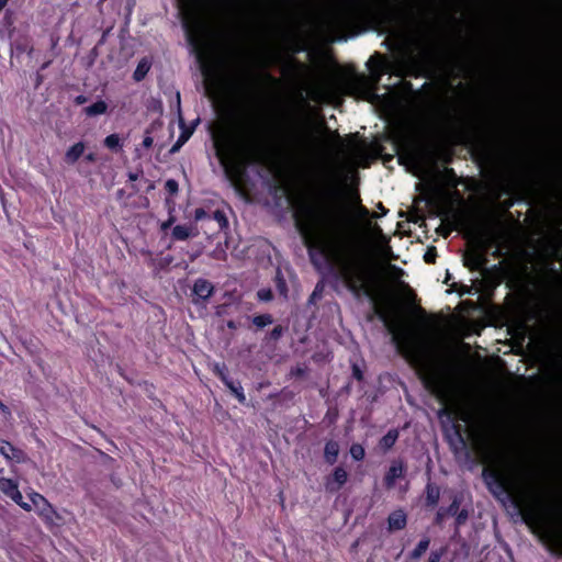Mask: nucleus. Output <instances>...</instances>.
<instances>
[{
	"label": "nucleus",
	"mask_w": 562,
	"mask_h": 562,
	"mask_svg": "<svg viewBox=\"0 0 562 562\" xmlns=\"http://www.w3.org/2000/svg\"><path fill=\"white\" fill-rule=\"evenodd\" d=\"M445 553L443 549L431 551L427 562H439Z\"/></svg>",
	"instance_id": "obj_31"
},
{
	"label": "nucleus",
	"mask_w": 562,
	"mask_h": 562,
	"mask_svg": "<svg viewBox=\"0 0 562 562\" xmlns=\"http://www.w3.org/2000/svg\"><path fill=\"white\" fill-rule=\"evenodd\" d=\"M240 403H245L246 396L240 385H235L231 380L225 384Z\"/></svg>",
	"instance_id": "obj_21"
},
{
	"label": "nucleus",
	"mask_w": 562,
	"mask_h": 562,
	"mask_svg": "<svg viewBox=\"0 0 562 562\" xmlns=\"http://www.w3.org/2000/svg\"><path fill=\"white\" fill-rule=\"evenodd\" d=\"M398 437L396 430H390L385 436H383L380 440V447L384 450H389L394 446Z\"/></svg>",
	"instance_id": "obj_19"
},
{
	"label": "nucleus",
	"mask_w": 562,
	"mask_h": 562,
	"mask_svg": "<svg viewBox=\"0 0 562 562\" xmlns=\"http://www.w3.org/2000/svg\"><path fill=\"white\" fill-rule=\"evenodd\" d=\"M233 146L246 161H258L260 159V154L252 139H243L234 143Z\"/></svg>",
	"instance_id": "obj_7"
},
{
	"label": "nucleus",
	"mask_w": 562,
	"mask_h": 562,
	"mask_svg": "<svg viewBox=\"0 0 562 562\" xmlns=\"http://www.w3.org/2000/svg\"><path fill=\"white\" fill-rule=\"evenodd\" d=\"M467 518V515H464L463 513H460L459 516H458V522L461 524L462 521H464Z\"/></svg>",
	"instance_id": "obj_39"
},
{
	"label": "nucleus",
	"mask_w": 562,
	"mask_h": 562,
	"mask_svg": "<svg viewBox=\"0 0 562 562\" xmlns=\"http://www.w3.org/2000/svg\"><path fill=\"white\" fill-rule=\"evenodd\" d=\"M205 211L203 209H196L194 212V217L196 221L202 220L205 216Z\"/></svg>",
	"instance_id": "obj_36"
},
{
	"label": "nucleus",
	"mask_w": 562,
	"mask_h": 562,
	"mask_svg": "<svg viewBox=\"0 0 562 562\" xmlns=\"http://www.w3.org/2000/svg\"><path fill=\"white\" fill-rule=\"evenodd\" d=\"M272 333H276V335H279V333H281V329L280 328H274Z\"/></svg>",
	"instance_id": "obj_45"
},
{
	"label": "nucleus",
	"mask_w": 562,
	"mask_h": 562,
	"mask_svg": "<svg viewBox=\"0 0 562 562\" xmlns=\"http://www.w3.org/2000/svg\"><path fill=\"white\" fill-rule=\"evenodd\" d=\"M86 101V99L83 97H78L77 98V102L78 103H83Z\"/></svg>",
	"instance_id": "obj_42"
},
{
	"label": "nucleus",
	"mask_w": 562,
	"mask_h": 562,
	"mask_svg": "<svg viewBox=\"0 0 562 562\" xmlns=\"http://www.w3.org/2000/svg\"><path fill=\"white\" fill-rule=\"evenodd\" d=\"M390 270H391V277L394 280H400L404 276V271L396 266L391 265Z\"/></svg>",
	"instance_id": "obj_32"
},
{
	"label": "nucleus",
	"mask_w": 562,
	"mask_h": 562,
	"mask_svg": "<svg viewBox=\"0 0 562 562\" xmlns=\"http://www.w3.org/2000/svg\"><path fill=\"white\" fill-rule=\"evenodd\" d=\"M213 371L218 375V378L226 384L229 379L225 372V366L223 364H220V363H215L213 366Z\"/></svg>",
	"instance_id": "obj_25"
},
{
	"label": "nucleus",
	"mask_w": 562,
	"mask_h": 562,
	"mask_svg": "<svg viewBox=\"0 0 562 562\" xmlns=\"http://www.w3.org/2000/svg\"><path fill=\"white\" fill-rule=\"evenodd\" d=\"M424 259L428 263H434L436 259V250L435 248L428 249L424 256Z\"/></svg>",
	"instance_id": "obj_34"
},
{
	"label": "nucleus",
	"mask_w": 562,
	"mask_h": 562,
	"mask_svg": "<svg viewBox=\"0 0 562 562\" xmlns=\"http://www.w3.org/2000/svg\"><path fill=\"white\" fill-rule=\"evenodd\" d=\"M108 105L104 101H98L85 109L87 115L95 116L106 112Z\"/></svg>",
	"instance_id": "obj_18"
},
{
	"label": "nucleus",
	"mask_w": 562,
	"mask_h": 562,
	"mask_svg": "<svg viewBox=\"0 0 562 562\" xmlns=\"http://www.w3.org/2000/svg\"><path fill=\"white\" fill-rule=\"evenodd\" d=\"M130 179H131V180H133V181H135V180L137 179V175L131 173V175H130Z\"/></svg>",
	"instance_id": "obj_43"
},
{
	"label": "nucleus",
	"mask_w": 562,
	"mask_h": 562,
	"mask_svg": "<svg viewBox=\"0 0 562 562\" xmlns=\"http://www.w3.org/2000/svg\"><path fill=\"white\" fill-rule=\"evenodd\" d=\"M498 480L503 487L512 494L519 504L528 507L531 512H535L540 516L549 514L550 508L542 496L529 490L517 479L507 473H501Z\"/></svg>",
	"instance_id": "obj_4"
},
{
	"label": "nucleus",
	"mask_w": 562,
	"mask_h": 562,
	"mask_svg": "<svg viewBox=\"0 0 562 562\" xmlns=\"http://www.w3.org/2000/svg\"><path fill=\"white\" fill-rule=\"evenodd\" d=\"M355 213L359 218L366 220L368 225L370 224V222L368 221L369 210L367 207H364L361 204H357L355 207Z\"/></svg>",
	"instance_id": "obj_26"
},
{
	"label": "nucleus",
	"mask_w": 562,
	"mask_h": 562,
	"mask_svg": "<svg viewBox=\"0 0 562 562\" xmlns=\"http://www.w3.org/2000/svg\"><path fill=\"white\" fill-rule=\"evenodd\" d=\"M297 225L308 248L316 249L337 271L345 285L356 295L369 294L373 270L367 255L342 235L336 211L317 200L304 205Z\"/></svg>",
	"instance_id": "obj_1"
},
{
	"label": "nucleus",
	"mask_w": 562,
	"mask_h": 562,
	"mask_svg": "<svg viewBox=\"0 0 562 562\" xmlns=\"http://www.w3.org/2000/svg\"><path fill=\"white\" fill-rule=\"evenodd\" d=\"M178 3L189 41L194 46L202 45L207 35V23L198 0H178Z\"/></svg>",
	"instance_id": "obj_3"
},
{
	"label": "nucleus",
	"mask_w": 562,
	"mask_h": 562,
	"mask_svg": "<svg viewBox=\"0 0 562 562\" xmlns=\"http://www.w3.org/2000/svg\"><path fill=\"white\" fill-rule=\"evenodd\" d=\"M486 263L485 255L477 249L470 250L464 256V265L471 269H481Z\"/></svg>",
	"instance_id": "obj_9"
},
{
	"label": "nucleus",
	"mask_w": 562,
	"mask_h": 562,
	"mask_svg": "<svg viewBox=\"0 0 562 562\" xmlns=\"http://www.w3.org/2000/svg\"><path fill=\"white\" fill-rule=\"evenodd\" d=\"M86 145L82 142L75 143L65 153L64 160L67 165L71 166L78 161L83 155Z\"/></svg>",
	"instance_id": "obj_12"
},
{
	"label": "nucleus",
	"mask_w": 562,
	"mask_h": 562,
	"mask_svg": "<svg viewBox=\"0 0 562 562\" xmlns=\"http://www.w3.org/2000/svg\"><path fill=\"white\" fill-rule=\"evenodd\" d=\"M397 327L394 339L405 357L417 369L425 386L440 401L449 398V386L447 378L440 366L432 359L422 337L407 328Z\"/></svg>",
	"instance_id": "obj_2"
},
{
	"label": "nucleus",
	"mask_w": 562,
	"mask_h": 562,
	"mask_svg": "<svg viewBox=\"0 0 562 562\" xmlns=\"http://www.w3.org/2000/svg\"><path fill=\"white\" fill-rule=\"evenodd\" d=\"M165 188L170 194H176L178 192V182L173 179H169L166 181Z\"/></svg>",
	"instance_id": "obj_29"
},
{
	"label": "nucleus",
	"mask_w": 562,
	"mask_h": 562,
	"mask_svg": "<svg viewBox=\"0 0 562 562\" xmlns=\"http://www.w3.org/2000/svg\"><path fill=\"white\" fill-rule=\"evenodd\" d=\"M348 474L341 467L335 469L331 477L327 479L325 486L329 492H337L347 482Z\"/></svg>",
	"instance_id": "obj_8"
},
{
	"label": "nucleus",
	"mask_w": 562,
	"mask_h": 562,
	"mask_svg": "<svg viewBox=\"0 0 562 562\" xmlns=\"http://www.w3.org/2000/svg\"><path fill=\"white\" fill-rule=\"evenodd\" d=\"M350 456L356 461L362 460L366 456L364 448L359 443H353L350 447Z\"/></svg>",
	"instance_id": "obj_22"
},
{
	"label": "nucleus",
	"mask_w": 562,
	"mask_h": 562,
	"mask_svg": "<svg viewBox=\"0 0 562 562\" xmlns=\"http://www.w3.org/2000/svg\"><path fill=\"white\" fill-rule=\"evenodd\" d=\"M191 235H193L192 227L187 225H177L172 229V236L175 239L178 240H184L189 238Z\"/></svg>",
	"instance_id": "obj_17"
},
{
	"label": "nucleus",
	"mask_w": 562,
	"mask_h": 562,
	"mask_svg": "<svg viewBox=\"0 0 562 562\" xmlns=\"http://www.w3.org/2000/svg\"><path fill=\"white\" fill-rule=\"evenodd\" d=\"M153 143H154L153 137H150V136H148V135H147V136H145V137H144V139H143V146H144L145 148H149V147H151Z\"/></svg>",
	"instance_id": "obj_35"
},
{
	"label": "nucleus",
	"mask_w": 562,
	"mask_h": 562,
	"mask_svg": "<svg viewBox=\"0 0 562 562\" xmlns=\"http://www.w3.org/2000/svg\"><path fill=\"white\" fill-rule=\"evenodd\" d=\"M258 297H259V300L267 302L272 299V293L268 289H262V290L258 291Z\"/></svg>",
	"instance_id": "obj_33"
},
{
	"label": "nucleus",
	"mask_w": 562,
	"mask_h": 562,
	"mask_svg": "<svg viewBox=\"0 0 562 562\" xmlns=\"http://www.w3.org/2000/svg\"><path fill=\"white\" fill-rule=\"evenodd\" d=\"M0 492L10 497L14 503L21 506L24 510L31 512L32 506L23 502L21 492L19 491L18 483L11 479L0 477Z\"/></svg>",
	"instance_id": "obj_6"
},
{
	"label": "nucleus",
	"mask_w": 562,
	"mask_h": 562,
	"mask_svg": "<svg viewBox=\"0 0 562 562\" xmlns=\"http://www.w3.org/2000/svg\"><path fill=\"white\" fill-rule=\"evenodd\" d=\"M272 333H276V335H279V333H281V329L280 328H274Z\"/></svg>",
	"instance_id": "obj_46"
},
{
	"label": "nucleus",
	"mask_w": 562,
	"mask_h": 562,
	"mask_svg": "<svg viewBox=\"0 0 562 562\" xmlns=\"http://www.w3.org/2000/svg\"><path fill=\"white\" fill-rule=\"evenodd\" d=\"M150 67H151V63L149 59H147V58L140 59L135 71H134V75H133L134 80L135 81L143 80L146 77V75L148 74Z\"/></svg>",
	"instance_id": "obj_16"
},
{
	"label": "nucleus",
	"mask_w": 562,
	"mask_h": 562,
	"mask_svg": "<svg viewBox=\"0 0 562 562\" xmlns=\"http://www.w3.org/2000/svg\"><path fill=\"white\" fill-rule=\"evenodd\" d=\"M29 496L32 503L30 504L32 509H36L38 516L45 521L46 525H55L59 516L54 507L49 504V502L37 492H32Z\"/></svg>",
	"instance_id": "obj_5"
},
{
	"label": "nucleus",
	"mask_w": 562,
	"mask_h": 562,
	"mask_svg": "<svg viewBox=\"0 0 562 562\" xmlns=\"http://www.w3.org/2000/svg\"><path fill=\"white\" fill-rule=\"evenodd\" d=\"M456 508H457V505H456V502H454V503L451 505V507H450V509H449V510L452 513V512H454V509H456Z\"/></svg>",
	"instance_id": "obj_44"
},
{
	"label": "nucleus",
	"mask_w": 562,
	"mask_h": 562,
	"mask_svg": "<svg viewBox=\"0 0 562 562\" xmlns=\"http://www.w3.org/2000/svg\"><path fill=\"white\" fill-rule=\"evenodd\" d=\"M400 286L403 289L406 301L408 303H413L415 301V293L413 290L404 282H400Z\"/></svg>",
	"instance_id": "obj_27"
},
{
	"label": "nucleus",
	"mask_w": 562,
	"mask_h": 562,
	"mask_svg": "<svg viewBox=\"0 0 562 562\" xmlns=\"http://www.w3.org/2000/svg\"><path fill=\"white\" fill-rule=\"evenodd\" d=\"M406 514L402 509L394 510L387 517V528L390 531L401 530L406 526Z\"/></svg>",
	"instance_id": "obj_11"
},
{
	"label": "nucleus",
	"mask_w": 562,
	"mask_h": 562,
	"mask_svg": "<svg viewBox=\"0 0 562 562\" xmlns=\"http://www.w3.org/2000/svg\"><path fill=\"white\" fill-rule=\"evenodd\" d=\"M9 0H0V11L7 5Z\"/></svg>",
	"instance_id": "obj_41"
},
{
	"label": "nucleus",
	"mask_w": 562,
	"mask_h": 562,
	"mask_svg": "<svg viewBox=\"0 0 562 562\" xmlns=\"http://www.w3.org/2000/svg\"><path fill=\"white\" fill-rule=\"evenodd\" d=\"M86 160H87V161H90V162H93V161L95 160V156H94V154H88V155L86 156Z\"/></svg>",
	"instance_id": "obj_38"
},
{
	"label": "nucleus",
	"mask_w": 562,
	"mask_h": 562,
	"mask_svg": "<svg viewBox=\"0 0 562 562\" xmlns=\"http://www.w3.org/2000/svg\"><path fill=\"white\" fill-rule=\"evenodd\" d=\"M291 140H293L294 143H301L302 142V137L299 136V135H292L291 136Z\"/></svg>",
	"instance_id": "obj_37"
},
{
	"label": "nucleus",
	"mask_w": 562,
	"mask_h": 562,
	"mask_svg": "<svg viewBox=\"0 0 562 562\" xmlns=\"http://www.w3.org/2000/svg\"><path fill=\"white\" fill-rule=\"evenodd\" d=\"M170 225H171V220H169L168 222H165V223L161 225V228H162V229H166V228H168Z\"/></svg>",
	"instance_id": "obj_40"
},
{
	"label": "nucleus",
	"mask_w": 562,
	"mask_h": 562,
	"mask_svg": "<svg viewBox=\"0 0 562 562\" xmlns=\"http://www.w3.org/2000/svg\"><path fill=\"white\" fill-rule=\"evenodd\" d=\"M439 499V490L435 486H427V501L431 505H436Z\"/></svg>",
	"instance_id": "obj_23"
},
{
	"label": "nucleus",
	"mask_w": 562,
	"mask_h": 562,
	"mask_svg": "<svg viewBox=\"0 0 562 562\" xmlns=\"http://www.w3.org/2000/svg\"><path fill=\"white\" fill-rule=\"evenodd\" d=\"M190 135L191 132H183L176 145L172 147L171 151H176L180 146H182L189 139Z\"/></svg>",
	"instance_id": "obj_30"
},
{
	"label": "nucleus",
	"mask_w": 562,
	"mask_h": 562,
	"mask_svg": "<svg viewBox=\"0 0 562 562\" xmlns=\"http://www.w3.org/2000/svg\"><path fill=\"white\" fill-rule=\"evenodd\" d=\"M271 323H272V319L269 315H261V316H257L254 318V324L259 327H263Z\"/></svg>",
	"instance_id": "obj_28"
},
{
	"label": "nucleus",
	"mask_w": 562,
	"mask_h": 562,
	"mask_svg": "<svg viewBox=\"0 0 562 562\" xmlns=\"http://www.w3.org/2000/svg\"><path fill=\"white\" fill-rule=\"evenodd\" d=\"M429 543L428 538L420 540L411 553L412 559H419L428 550Z\"/></svg>",
	"instance_id": "obj_20"
},
{
	"label": "nucleus",
	"mask_w": 562,
	"mask_h": 562,
	"mask_svg": "<svg viewBox=\"0 0 562 562\" xmlns=\"http://www.w3.org/2000/svg\"><path fill=\"white\" fill-rule=\"evenodd\" d=\"M193 293L202 300L209 299L213 293V285L204 279H199L193 285Z\"/></svg>",
	"instance_id": "obj_14"
},
{
	"label": "nucleus",
	"mask_w": 562,
	"mask_h": 562,
	"mask_svg": "<svg viewBox=\"0 0 562 562\" xmlns=\"http://www.w3.org/2000/svg\"><path fill=\"white\" fill-rule=\"evenodd\" d=\"M374 231L378 232V233H381V229L378 226L374 228Z\"/></svg>",
	"instance_id": "obj_48"
},
{
	"label": "nucleus",
	"mask_w": 562,
	"mask_h": 562,
	"mask_svg": "<svg viewBox=\"0 0 562 562\" xmlns=\"http://www.w3.org/2000/svg\"><path fill=\"white\" fill-rule=\"evenodd\" d=\"M0 453L7 460H15L16 462H22L24 460V453L15 449L10 442L0 438Z\"/></svg>",
	"instance_id": "obj_10"
},
{
	"label": "nucleus",
	"mask_w": 562,
	"mask_h": 562,
	"mask_svg": "<svg viewBox=\"0 0 562 562\" xmlns=\"http://www.w3.org/2000/svg\"><path fill=\"white\" fill-rule=\"evenodd\" d=\"M7 407L3 403L0 402V409L4 411Z\"/></svg>",
	"instance_id": "obj_47"
},
{
	"label": "nucleus",
	"mask_w": 562,
	"mask_h": 562,
	"mask_svg": "<svg viewBox=\"0 0 562 562\" xmlns=\"http://www.w3.org/2000/svg\"><path fill=\"white\" fill-rule=\"evenodd\" d=\"M104 145L108 148L114 149L120 146V137L116 134H111L105 137Z\"/></svg>",
	"instance_id": "obj_24"
},
{
	"label": "nucleus",
	"mask_w": 562,
	"mask_h": 562,
	"mask_svg": "<svg viewBox=\"0 0 562 562\" xmlns=\"http://www.w3.org/2000/svg\"><path fill=\"white\" fill-rule=\"evenodd\" d=\"M339 454V445L338 442L330 440L326 442L324 449V458L327 463L334 464L337 461Z\"/></svg>",
	"instance_id": "obj_15"
},
{
	"label": "nucleus",
	"mask_w": 562,
	"mask_h": 562,
	"mask_svg": "<svg viewBox=\"0 0 562 562\" xmlns=\"http://www.w3.org/2000/svg\"><path fill=\"white\" fill-rule=\"evenodd\" d=\"M403 473H404L403 464L401 462H393L384 477L385 485L389 488L393 487L395 484V481L397 479L402 477Z\"/></svg>",
	"instance_id": "obj_13"
}]
</instances>
